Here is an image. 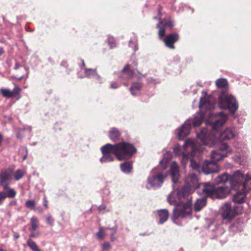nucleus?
Listing matches in <instances>:
<instances>
[{
  "instance_id": "f257e3e1",
  "label": "nucleus",
  "mask_w": 251,
  "mask_h": 251,
  "mask_svg": "<svg viewBox=\"0 0 251 251\" xmlns=\"http://www.w3.org/2000/svg\"><path fill=\"white\" fill-rule=\"evenodd\" d=\"M100 151L102 156L100 161L101 163L112 162L114 158L112 154L121 161L130 159L137 152L132 144L125 141L113 145L107 143L101 147Z\"/></svg>"
},
{
  "instance_id": "f03ea898",
  "label": "nucleus",
  "mask_w": 251,
  "mask_h": 251,
  "mask_svg": "<svg viewBox=\"0 0 251 251\" xmlns=\"http://www.w3.org/2000/svg\"><path fill=\"white\" fill-rule=\"evenodd\" d=\"M231 152V150L226 143H223L219 148L211 151V160H205L201 166V170L205 174L217 173L219 167L217 162L223 158L227 156Z\"/></svg>"
},
{
  "instance_id": "7ed1b4c3",
  "label": "nucleus",
  "mask_w": 251,
  "mask_h": 251,
  "mask_svg": "<svg viewBox=\"0 0 251 251\" xmlns=\"http://www.w3.org/2000/svg\"><path fill=\"white\" fill-rule=\"evenodd\" d=\"M216 115L218 117V119L211 124L212 132L214 134L215 138L218 137L220 140L224 141L233 138L234 133L232 129L227 128L222 132L220 129L227 120V115L223 112H219Z\"/></svg>"
},
{
  "instance_id": "20e7f679",
  "label": "nucleus",
  "mask_w": 251,
  "mask_h": 251,
  "mask_svg": "<svg viewBox=\"0 0 251 251\" xmlns=\"http://www.w3.org/2000/svg\"><path fill=\"white\" fill-rule=\"evenodd\" d=\"M184 147L185 148L190 147L191 150V152L188 153H182V156L181 159V162L183 166H185L188 160H190V166L194 170H196L198 172H200L201 167L199 163H197L194 160V157L197 153H199L202 151L201 148H199L197 147L194 140L187 139L185 141Z\"/></svg>"
},
{
  "instance_id": "39448f33",
  "label": "nucleus",
  "mask_w": 251,
  "mask_h": 251,
  "mask_svg": "<svg viewBox=\"0 0 251 251\" xmlns=\"http://www.w3.org/2000/svg\"><path fill=\"white\" fill-rule=\"evenodd\" d=\"M218 105L221 109H228L230 112L234 113L238 109V104L234 97L231 95L224 94L223 91L219 96Z\"/></svg>"
},
{
  "instance_id": "423d86ee",
  "label": "nucleus",
  "mask_w": 251,
  "mask_h": 251,
  "mask_svg": "<svg viewBox=\"0 0 251 251\" xmlns=\"http://www.w3.org/2000/svg\"><path fill=\"white\" fill-rule=\"evenodd\" d=\"M192 197L187 198L186 202H179L176 206L172 215L173 220H176L179 218H183L187 215H190L192 213Z\"/></svg>"
},
{
  "instance_id": "0eeeda50",
  "label": "nucleus",
  "mask_w": 251,
  "mask_h": 251,
  "mask_svg": "<svg viewBox=\"0 0 251 251\" xmlns=\"http://www.w3.org/2000/svg\"><path fill=\"white\" fill-rule=\"evenodd\" d=\"M175 25L174 21L170 17L165 18L162 20L159 19V21L156 25L158 29V36L159 39H162L166 33L165 28L172 30Z\"/></svg>"
},
{
  "instance_id": "6e6552de",
  "label": "nucleus",
  "mask_w": 251,
  "mask_h": 251,
  "mask_svg": "<svg viewBox=\"0 0 251 251\" xmlns=\"http://www.w3.org/2000/svg\"><path fill=\"white\" fill-rule=\"evenodd\" d=\"M166 177V174L162 171L157 172V170L154 169L152 172L151 176L148 178V182L151 187H160Z\"/></svg>"
},
{
  "instance_id": "1a4fd4ad",
  "label": "nucleus",
  "mask_w": 251,
  "mask_h": 251,
  "mask_svg": "<svg viewBox=\"0 0 251 251\" xmlns=\"http://www.w3.org/2000/svg\"><path fill=\"white\" fill-rule=\"evenodd\" d=\"M246 176L244 172L238 170L232 175L229 176V183L232 189L241 188Z\"/></svg>"
},
{
  "instance_id": "9d476101",
  "label": "nucleus",
  "mask_w": 251,
  "mask_h": 251,
  "mask_svg": "<svg viewBox=\"0 0 251 251\" xmlns=\"http://www.w3.org/2000/svg\"><path fill=\"white\" fill-rule=\"evenodd\" d=\"M190 192V189L187 186L183 187L181 190H176L171 192L167 197V201L170 205L176 206L179 202L176 201V196L179 197L182 196V197H189L188 195Z\"/></svg>"
},
{
  "instance_id": "9b49d317",
  "label": "nucleus",
  "mask_w": 251,
  "mask_h": 251,
  "mask_svg": "<svg viewBox=\"0 0 251 251\" xmlns=\"http://www.w3.org/2000/svg\"><path fill=\"white\" fill-rule=\"evenodd\" d=\"M239 207H234L231 208L228 203H224L221 207V216L223 219L230 221L234 217L238 214L237 209Z\"/></svg>"
},
{
  "instance_id": "f8f14e48",
  "label": "nucleus",
  "mask_w": 251,
  "mask_h": 251,
  "mask_svg": "<svg viewBox=\"0 0 251 251\" xmlns=\"http://www.w3.org/2000/svg\"><path fill=\"white\" fill-rule=\"evenodd\" d=\"M12 170L10 168L1 169L0 171V186H2L4 190L9 185V181L12 179Z\"/></svg>"
},
{
  "instance_id": "ddd939ff",
  "label": "nucleus",
  "mask_w": 251,
  "mask_h": 251,
  "mask_svg": "<svg viewBox=\"0 0 251 251\" xmlns=\"http://www.w3.org/2000/svg\"><path fill=\"white\" fill-rule=\"evenodd\" d=\"M14 69L17 71L16 75L18 76H12V77L13 78L16 79L18 81H21L23 79L25 80V81L26 80L29 75V70L28 68L25 66L19 64L18 62H16Z\"/></svg>"
},
{
  "instance_id": "4468645a",
  "label": "nucleus",
  "mask_w": 251,
  "mask_h": 251,
  "mask_svg": "<svg viewBox=\"0 0 251 251\" xmlns=\"http://www.w3.org/2000/svg\"><path fill=\"white\" fill-rule=\"evenodd\" d=\"M179 39V35L177 32H173L168 34L166 37L162 38L166 47L170 49L174 50L175 49V43L177 42Z\"/></svg>"
},
{
  "instance_id": "2eb2a0df",
  "label": "nucleus",
  "mask_w": 251,
  "mask_h": 251,
  "mask_svg": "<svg viewBox=\"0 0 251 251\" xmlns=\"http://www.w3.org/2000/svg\"><path fill=\"white\" fill-rule=\"evenodd\" d=\"M216 184L210 182L202 183L199 184L198 189L208 197L213 196L216 187Z\"/></svg>"
},
{
  "instance_id": "dca6fc26",
  "label": "nucleus",
  "mask_w": 251,
  "mask_h": 251,
  "mask_svg": "<svg viewBox=\"0 0 251 251\" xmlns=\"http://www.w3.org/2000/svg\"><path fill=\"white\" fill-rule=\"evenodd\" d=\"M31 227L29 228L30 233L29 237L30 238H37L40 235V232L37 230L39 227V220L35 216H33L30 219Z\"/></svg>"
},
{
  "instance_id": "f3484780",
  "label": "nucleus",
  "mask_w": 251,
  "mask_h": 251,
  "mask_svg": "<svg viewBox=\"0 0 251 251\" xmlns=\"http://www.w3.org/2000/svg\"><path fill=\"white\" fill-rule=\"evenodd\" d=\"M230 191L231 188L225 184L218 187L216 186L213 196L218 199H223L230 193Z\"/></svg>"
},
{
  "instance_id": "a211bd4d",
  "label": "nucleus",
  "mask_w": 251,
  "mask_h": 251,
  "mask_svg": "<svg viewBox=\"0 0 251 251\" xmlns=\"http://www.w3.org/2000/svg\"><path fill=\"white\" fill-rule=\"evenodd\" d=\"M189 121H186L182 125V126L178 129V138L180 140H183V139L188 136L191 129L190 124Z\"/></svg>"
},
{
  "instance_id": "6ab92c4d",
  "label": "nucleus",
  "mask_w": 251,
  "mask_h": 251,
  "mask_svg": "<svg viewBox=\"0 0 251 251\" xmlns=\"http://www.w3.org/2000/svg\"><path fill=\"white\" fill-rule=\"evenodd\" d=\"M129 66L130 65L127 64L122 70L121 72V75L119 76L120 78L128 80L133 77L135 74V70H133L128 71Z\"/></svg>"
},
{
  "instance_id": "aec40b11",
  "label": "nucleus",
  "mask_w": 251,
  "mask_h": 251,
  "mask_svg": "<svg viewBox=\"0 0 251 251\" xmlns=\"http://www.w3.org/2000/svg\"><path fill=\"white\" fill-rule=\"evenodd\" d=\"M170 173L172 181L176 183L178 179L179 176V168L176 162H173L170 167Z\"/></svg>"
},
{
  "instance_id": "412c9836",
  "label": "nucleus",
  "mask_w": 251,
  "mask_h": 251,
  "mask_svg": "<svg viewBox=\"0 0 251 251\" xmlns=\"http://www.w3.org/2000/svg\"><path fill=\"white\" fill-rule=\"evenodd\" d=\"M157 217L159 219V224H163L166 222L169 218V212L166 209H161L156 211Z\"/></svg>"
},
{
  "instance_id": "4be33fe9",
  "label": "nucleus",
  "mask_w": 251,
  "mask_h": 251,
  "mask_svg": "<svg viewBox=\"0 0 251 251\" xmlns=\"http://www.w3.org/2000/svg\"><path fill=\"white\" fill-rule=\"evenodd\" d=\"M121 133L116 127H112L109 131V137L114 142H118L121 140Z\"/></svg>"
},
{
  "instance_id": "5701e85b",
  "label": "nucleus",
  "mask_w": 251,
  "mask_h": 251,
  "mask_svg": "<svg viewBox=\"0 0 251 251\" xmlns=\"http://www.w3.org/2000/svg\"><path fill=\"white\" fill-rule=\"evenodd\" d=\"M251 189V175L249 174L246 175L244 181L241 187V190L243 193H246Z\"/></svg>"
},
{
  "instance_id": "b1692460",
  "label": "nucleus",
  "mask_w": 251,
  "mask_h": 251,
  "mask_svg": "<svg viewBox=\"0 0 251 251\" xmlns=\"http://www.w3.org/2000/svg\"><path fill=\"white\" fill-rule=\"evenodd\" d=\"M187 181L190 183V186L194 189H198V186L201 183L199 182V180L196 175L192 173L189 175L187 178Z\"/></svg>"
},
{
  "instance_id": "393cba45",
  "label": "nucleus",
  "mask_w": 251,
  "mask_h": 251,
  "mask_svg": "<svg viewBox=\"0 0 251 251\" xmlns=\"http://www.w3.org/2000/svg\"><path fill=\"white\" fill-rule=\"evenodd\" d=\"M243 225L242 219L239 218L229 226V229L233 232L241 231L243 230Z\"/></svg>"
},
{
  "instance_id": "a878e982",
  "label": "nucleus",
  "mask_w": 251,
  "mask_h": 251,
  "mask_svg": "<svg viewBox=\"0 0 251 251\" xmlns=\"http://www.w3.org/2000/svg\"><path fill=\"white\" fill-rule=\"evenodd\" d=\"M206 204V198L197 199L194 203V209L196 212L200 211Z\"/></svg>"
},
{
  "instance_id": "bb28decb",
  "label": "nucleus",
  "mask_w": 251,
  "mask_h": 251,
  "mask_svg": "<svg viewBox=\"0 0 251 251\" xmlns=\"http://www.w3.org/2000/svg\"><path fill=\"white\" fill-rule=\"evenodd\" d=\"M13 84L14 87L13 90L11 91V98L15 99L16 100H19L22 97L21 95L22 89L15 83H14Z\"/></svg>"
},
{
  "instance_id": "cd10ccee",
  "label": "nucleus",
  "mask_w": 251,
  "mask_h": 251,
  "mask_svg": "<svg viewBox=\"0 0 251 251\" xmlns=\"http://www.w3.org/2000/svg\"><path fill=\"white\" fill-rule=\"evenodd\" d=\"M227 181H229V176L226 173H224L221 175L217 176L215 179V183L216 185L224 183Z\"/></svg>"
},
{
  "instance_id": "c85d7f7f",
  "label": "nucleus",
  "mask_w": 251,
  "mask_h": 251,
  "mask_svg": "<svg viewBox=\"0 0 251 251\" xmlns=\"http://www.w3.org/2000/svg\"><path fill=\"white\" fill-rule=\"evenodd\" d=\"M120 168L122 172L125 174H129L131 172L132 164L131 162H125L120 164Z\"/></svg>"
},
{
  "instance_id": "c756f323",
  "label": "nucleus",
  "mask_w": 251,
  "mask_h": 251,
  "mask_svg": "<svg viewBox=\"0 0 251 251\" xmlns=\"http://www.w3.org/2000/svg\"><path fill=\"white\" fill-rule=\"evenodd\" d=\"M216 85L218 88H223L224 90L227 89L228 82L226 78H219L216 81Z\"/></svg>"
},
{
  "instance_id": "7c9ffc66",
  "label": "nucleus",
  "mask_w": 251,
  "mask_h": 251,
  "mask_svg": "<svg viewBox=\"0 0 251 251\" xmlns=\"http://www.w3.org/2000/svg\"><path fill=\"white\" fill-rule=\"evenodd\" d=\"M142 83L141 82H133L131 86L129 88V91L133 96H136L134 91H140L142 87Z\"/></svg>"
},
{
  "instance_id": "2f4dec72",
  "label": "nucleus",
  "mask_w": 251,
  "mask_h": 251,
  "mask_svg": "<svg viewBox=\"0 0 251 251\" xmlns=\"http://www.w3.org/2000/svg\"><path fill=\"white\" fill-rule=\"evenodd\" d=\"M233 201L235 203L242 204L245 201V197L242 194L237 193L233 196Z\"/></svg>"
},
{
  "instance_id": "473e14b6",
  "label": "nucleus",
  "mask_w": 251,
  "mask_h": 251,
  "mask_svg": "<svg viewBox=\"0 0 251 251\" xmlns=\"http://www.w3.org/2000/svg\"><path fill=\"white\" fill-rule=\"evenodd\" d=\"M84 75L85 76L87 77H91L95 76L100 77V76L97 75L96 69H85Z\"/></svg>"
},
{
  "instance_id": "72a5a7b5",
  "label": "nucleus",
  "mask_w": 251,
  "mask_h": 251,
  "mask_svg": "<svg viewBox=\"0 0 251 251\" xmlns=\"http://www.w3.org/2000/svg\"><path fill=\"white\" fill-rule=\"evenodd\" d=\"M26 243L27 246L33 251H41V250L38 248L36 243L31 239H28L27 240Z\"/></svg>"
},
{
  "instance_id": "f704fd0d",
  "label": "nucleus",
  "mask_w": 251,
  "mask_h": 251,
  "mask_svg": "<svg viewBox=\"0 0 251 251\" xmlns=\"http://www.w3.org/2000/svg\"><path fill=\"white\" fill-rule=\"evenodd\" d=\"M202 94H204L203 97L200 98L199 102V107L201 108L202 106L205 105L209 103V101L207 98V93L203 91Z\"/></svg>"
},
{
  "instance_id": "c9c22d12",
  "label": "nucleus",
  "mask_w": 251,
  "mask_h": 251,
  "mask_svg": "<svg viewBox=\"0 0 251 251\" xmlns=\"http://www.w3.org/2000/svg\"><path fill=\"white\" fill-rule=\"evenodd\" d=\"M7 190L6 194V198H13L15 197L16 192L14 189L11 188L8 185V188L6 189Z\"/></svg>"
},
{
  "instance_id": "e433bc0d",
  "label": "nucleus",
  "mask_w": 251,
  "mask_h": 251,
  "mask_svg": "<svg viewBox=\"0 0 251 251\" xmlns=\"http://www.w3.org/2000/svg\"><path fill=\"white\" fill-rule=\"evenodd\" d=\"M187 121H189V123L190 124L191 127H192V126L193 125L194 127H198L201 126L202 121L201 120L195 119L194 120L192 119H188Z\"/></svg>"
},
{
  "instance_id": "4c0bfd02",
  "label": "nucleus",
  "mask_w": 251,
  "mask_h": 251,
  "mask_svg": "<svg viewBox=\"0 0 251 251\" xmlns=\"http://www.w3.org/2000/svg\"><path fill=\"white\" fill-rule=\"evenodd\" d=\"M197 136H198V138L201 139V143L203 144H204V145L206 144V134H205V130H204V129L201 130V132L200 133L198 134Z\"/></svg>"
},
{
  "instance_id": "58836bf2",
  "label": "nucleus",
  "mask_w": 251,
  "mask_h": 251,
  "mask_svg": "<svg viewBox=\"0 0 251 251\" xmlns=\"http://www.w3.org/2000/svg\"><path fill=\"white\" fill-rule=\"evenodd\" d=\"M24 172L21 170H17L15 173L14 178L16 180H19L24 176Z\"/></svg>"
},
{
  "instance_id": "ea45409f",
  "label": "nucleus",
  "mask_w": 251,
  "mask_h": 251,
  "mask_svg": "<svg viewBox=\"0 0 251 251\" xmlns=\"http://www.w3.org/2000/svg\"><path fill=\"white\" fill-rule=\"evenodd\" d=\"M25 205L27 208L33 209L35 206V202L34 200H27L25 202Z\"/></svg>"
},
{
  "instance_id": "a19ab883",
  "label": "nucleus",
  "mask_w": 251,
  "mask_h": 251,
  "mask_svg": "<svg viewBox=\"0 0 251 251\" xmlns=\"http://www.w3.org/2000/svg\"><path fill=\"white\" fill-rule=\"evenodd\" d=\"M1 92L2 96L4 97L9 98H11V90L7 89H1Z\"/></svg>"
},
{
  "instance_id": "79ce46f5",
  "label": "nucleus",
  "mask_w": 251,
  "mask_h": 251,
  "mask_svg": "<svg viewBox=\"0 0 251 251\" xmlns=\"http://www.w3.org/2000/svg\"><path fill=\"white\" fill-rule=\"evenodd\" d=\"M96 235L97 237L99 239H102L104 238L105 233L103 231V227H101L99 228V230L98 232L96 233Z\"/></svg>"
},
{
  "instance_id": "37998d69",
  "label": "nucleus",
  "mask_w": 251,
  "mask_h": 251,
  "mask_svg": "<svg viewBox=\"0 0 251 251\" xmlns=\"http://www.w3.org/2000/svg\"><path fill=\"white\" fill-rule=\"evenodd\" d=\"M117 228H118L117 226H115L111 227V230H112L113 232L110 235V239L112 242H113L115 240L114 235L116 234V233L117 232Z\"/></svg>"
},
{
  "instance_id": "c03bdc74",
  "label": "nucleus",
  "mask_w": 251,
  "mask_h": 251,
  "mask_svg": "<svg viewBox=\"0 0 251 251\" xmlns=\"http://www.w3.org/2000/svg\"><path fill=\"white\" fill-rule=\"evenodd\" d=\"M47 223L49 224L50 226H52L54 221V219L52 217L50 214H49L46 218Z\"/></svg>"
},
{
  "instance_id": "a18cd8bd",
  "label": "nucleus",
  "mask_w": 251,
  "mask_h": 251,
  "mask_svg": "<svg viewBox=\"0 0 251 251\" xmlns=\"http://www.w3.org/2000/svg\"><path fill=\"white\" fill-rule=\"evenodd\" d=\"M102 248L104 250L109 251L111 248V246L109 242H104L102 245Z\"/></svg>"
},
{
  "instance_id": "49530a36",
  "label": "nucleus",
  "mask_w": 251,
  "mask_h": 251,
  "mask_svg": "<svg viewBox=\"0 0 251 251\" xmlns=\"http://www.w3.org/2000/svg\"><path fill=\"white\" fill-rule=\"evenodd\" d=\"M180 150V146L179 145H176L174 148V152L176 154H178L179 153V151Z\"/></svg>"
},
{
  "instance_id": "de8ad7c7",
  "label": "nucleus",
  "mask_w": 251,
  "mask_h": 251,
  "mask_svg": "<svg viewBox=\"0 0 251 251\" xmlns=\"http://www.w3.org/2000/svg\"><path fill=\"white\" fill-rule=\"evenodd\" d=\"M43 202V205L45 207V208L46 209H48V208H49L48 204V201L47 198L45 196H44V197Z\"/></svg>"
},
{
  "instance_id": "09e8293b",
  "label": "nucleus",
  "mask_w": 251,
  "mask_h": 251,
  "mask_svg": "<svg viewBox=\"0 0 251 251\" xmlns=\"http://www.w3.org/2000/svg\"><path fill=\"white\" fill-rule=\"evenodd\" d=\"M6 198V194L4 192H0V203Z\"/></svg>"
},
{
  "instance_id": "8fccbe9b",
  "label": "nucleus",
  "mask_w": 251,
  "mask_h": 251,
  "mask_svg": "<svg viewBox=\"0 0 251 251\" xmlns=\"http://www.w3.org/2000/svg\"><path fill=\"white\" fill-rule=\"evenodd\" d=\"M119 87L118 84L116 82H112L110 85V88L112 89H116Z\"/></svg>"
},
{
  "instance_id": "3c124183",
  "label": "nucleus",
  "mask_w": 251,
  "mask_h": 251,
  "mask_svg": "<svg viewBox=\"0 0 251 251\" xmlns=\"http://www.w3.org/2000/svg\"><path fill=\"white\" fill-rule=\"evenodd\" d=\"M164 158H166L167 159H170L171 158V152L167 151L164 154Z\"/></svg>"
},
{
  "instance_id": "603ef678",
  "label": "nucleus",
  "mask_w": 251,
  "mask_h": 251,
  "mask_svg": "<svg viewBox=\"0 0 251 251\" xmlns=\"http://www.w3.org/2000/svg\"><path fill=\"white\" fill-rule=\"evenodd\" d=\"M162 7L160 5H159L158 6V14L160 16H161V10H162Z\"/></svg>"
},
{
  "instance_id": "864d4df0",
  "label": "nucleus",
  "mask_w": 251,
  "mask_h": 251,
  "mask_svg": "<svg viewBox=\"0 0 251 251\" xmlns=\"http://www.w3.org/2000/svg\"><path fill=\"white\" fill-rule=\"evenodd\" d=\"M3 141V136L0 132V147L2 145Z\"/></svg>"
},
{
  "instance_id": "5fc2aeb1",
  "label": "nucleus",
  "mask_w": 251,
  "mask_h": 251,
  "mask_svg": "<svg viewBox=\"0 0 251 251\" xmlns=\"http://www.w3.org/2000/svg\"><path fill=\"white\" fill-rule=\"evenodd\" d=\"M106 208V206L104 205H101L99 207V211H101L102 210H104Z\"/></svg>"
},
{
  "instance_id": "6e6d98bb",
  "label": "nucleus",
  "mask_w": 251,
  "mask_h": 251,
  "mask_svg": "<svg viewBox=\"0 0 251 251\" xmlns=\"http://www.w3.org/2000/svg\"><path fill=\"white\" fill-rule=\"evenodd\" d=\"M4 53L3 48L0 47V56H1Z\"/></svg>"
},
{
  "instance_id": "4d7b16f0",
  "label": "nucleus",
  "mask_w": 251,
  "mask_h": 251,
  "mask_svg": "<svg viewBox=\"0 0 251 251\" xmlns=\"http://www.w3.org/2000/svg\"><path fill=\"white\" fill-rule=\"evenodd\" d=\"M80 66V67L85 66V63L83 59H81V65Z\"/></svg>"
},
{
  "instance_id": "13d9d810",
  "label": "nucleus",
  "mask_w": 251,
  "mask_h": 251,
  "mask_svg": "<svg viewBox=\"0 0 251 251\" xmlns=\"http://www.w3.org/2000/svg\"><path fill=\"white\" fill-rule=\"evenodd\" d=\"M20 237L19 236V234L18 233H15V237L16 238V239H18Z\"/></svg>"
},
{
  "instance_id": "bf43d9fd",
  "label": "nucleus",
  "mask_w": 251,
  "mask_h": 251,
  "mask_svg": "<svg viewBox=\"0 0 251 251\" xmlns=\"http://www.w3.org/2000/svg\"><path fill=\"white\" fill-rule=\"evenodd\" d=\"M27 157V154L25 155L24 157H23V160H25L26 159Z\"/></svg>"
},
{
  "instance_id": "052dcab7",
  "label": "nucleus",
  "mask_w": 251,
  "mask_h": 251,
  "mask_svg": "<svg viewBox=\"0 0 251 251\" xmlns=\"http://www.w3.org/2000/svg\"><path fill=\"white\" fill-rule=\"evenodd\" d=\"M0 251H6V250L2 249H0Z\"/></svg>"
},
{
  "instance_id": "680f3d73",
  "label": "nucleus",
  "mask_w": 251,
  "mask_h": 251,
  "mask_svg": "<svg viewBox=\"0 0 251 251\" xmlns=\"http://www.w3.org/2000/svg\"><path fill=\"white\" fill-rule=\"evenodd\" d=\"M152 80V78H150L149 79V81H151Z\"/></svg>"
},
{
  "instance_id": "e2e57ef3",
  "label": "nucleus",
  "mask_w": 251,
  "mask_h": 251,
  "mask_svg": "<svg viewBox=\"0 0 251 251\" xmlns=\"http://www.w3.org/2000/svg\"><path fill=\"white\" fill-rule=\"evenodd\" d=\"M105 229H109V230H111V228H110V227H107Z\"/></svg>"
},
{
  "instance_id": "0e129e2a",
  "label": "nucleus",
  "mask_w": 251,
  "mask_h": 251,
  "mask_svg": "<svg viewBox=\"0 0 251 251\" xmlns=\"http://www.w3.org/2000/svg\"><path fill=\"white\" fill-rule=\"evenodd\" d=\"M140 235H142V236H144V235H146V234L145 233H143V234H141Z\"/></svg>"
}]
</instances>
